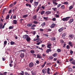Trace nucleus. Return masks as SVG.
<instances>
[{
	"mask_svg": "<svg viewBox=\"0 0 75 75\" xmlns=\"http://www.w3.org/2000/svg\"><path fill=\"white\" fill-rule=\"evenodd\" d=\"M69 18H70V17H68L66 18H62V20L63 21H68V20H69Z\"/></svg>",
	"mask_w": 75,
	"mask_h": 75,
	"instance_id": "nucleus-1",
	"label": "nucleus"
},
{
	"mask_svg": "<svg viewBox=\"0 0 75 75\" xmlns=\"http://www.w3.org/2000/svg\"><path fill=\"white\" fill-rule=\"evenodd\" d=\"M55 25H56V24L54 23H53L51 25L50 27L51 28H54V27L55 26Z\"/></svg>",
	"mask_w": 75,
	"mask_h": 75,
	"instance_id": "nucleus-2",
	"label": "nucleus"
},
{
	"mask_svg": "<svg viewBox=\"0 0 75 75\" xmlns=\"http://www.w3.org/2000/svg\"><path fill=\"white\" fill-rule=\"evenodd\" d=\"M38 2H34V7H37L38 4Z\"/></svg>",
	"mask_w": 75,
	"mask_h": 75,
	"instance_id": "nucleus-3",
	"label": "nucleus"
},
{
	"mask_svg": "<svg viewBox=\"0 0 75 75\" xmlns=\"http://www.w3.org/2000/svg\"><path fill=\"white\" fill-rule=\"evenodd\" d=\"M34 65V64L33 62H31L29 64V67L30 68L32 67H33Z\"/></svg>",
	"mask_w": 75,
	"mask_h": 75,
	"instance_id": "nucleus-4",
	"label": "nucleus"
},
{
	"mask_svg": "<svg viewBox=\"0 0 75 75\" xmlns=\"http://www.w3.org/2000/svg\"><path fill=\"white\" fill-rule=\"evenodd\" d=\"M26 40L27 42H28V41H30V40H31V38H30V37H29V36H28L27 37V38L26 39Z\"/></svg>",
	"mask_w": 75,
	"mask_h": 75,
	"instance_id": "nucleus-5",
	"label": "nucleus"
},
{
	"mask_svg": "<svg viewBox=\"0 0 75 75\" xmlns=\"http://www.w3.org/2000/svg\"><path fill=\"white\" fill-rule=\"evenodd\" d=\"M28 36V35H23V38H24L25 39L27 38V37Z\"/></svg>",
	"mask_w": 75,
	"mask_h": 75,
	"instance_id": "nucleus-6",
	"label": "nucleus"
},
{
	"mask_svg": "<svg viewBox=\"0 0 75 75\" xmlns=\"http://www.w3.org/2000/svg\"><path fill=\"white\" fill-rule=\"evenodd\" d=\"M63 30L64 28H61L58 30V31L59 33H61V32H62V31H63Z\"/></svg>",
	"mask_w": 75,
	"mask_h": 75,
	"instance_id": "nucleus-7",
	"label": "nucleus"
},
{
	"mask_svg": "<svg viewBox=\"0 0 75 75\" xmlns=\"http://www.w3.org/2000/svg\"><path fill=\"white\" fill-rule=\"evenodd\" d=\"M74 35L72 34H70L69 35V37L71 38H74Z\"/></svg>",
	"mask_w": 75,
	"mask_h": 75,
	"instance_id": "nucleus-8",
	"label": "nucleus"
},
{
	"mask_svg": "<svg viewBox=\"0 0 75 75\" xmlns=\"http://www.w3.org/2000/svg\"><path fill=\"white\" fill-rule=\"evenodd\" d=\"M42 72L43 74H46L47 73V71H45L44 69H43L42 70Z\"/></svg>",
	"mask_w": 75,
	"mask_h": 75,
	"instance_id": "nucleus-9",
	"label": "nucleus"
},
{
	"mask_svg": "<svg viewBox=\"0 0 75 75\" xmlns=\"http://www.w3.org/2000/svg\"><path fill=\"white\" fill-rule=\"evenodd\" d=\"M74 21V19H72L70 20V21H69V24H71V23H72Z\"/></svg>",
	"mask_w": 75,
	"mask_h": 75,
	"instance_id": "nucleus-10",
	"label": "nucleus"
},
{
	"mask_svg": "<svg viewBox=\"0 0 75 75\" xmlns=\"http://www.w3.org/2000/svg\"><path fill=\"white\" fill-rule=\"evenodd\" d=\"M51 50H50V49H48L46 51V52L47 53H48V54L49 53V52H51Z\"/></svg>",
	"mask_w": 75,
	"mask_h": 75,
	"instance_id": "nucleus-11",
	"label": "nucleus"
},
{
	"mask_svg": "<svg viewBox=\"0 0 75 75\" xmlns=\"http://www.w3.org/2000/svg\"><path fill=\"white\" fill-rule=\"evenodd\" d=\"M66 35H67V33H63L62 35V37H65V36Z\"/></svg>",
	"mask_w": 75,
	"mask_h": 75,
	"instance_id": "nucleus-12",
	"label": "nucleus"
},
{
	"mask_svg": "<svg viewBox=\"0 0 75 75\" xmlns=\"http://www.w3.org/2000/svg\"><path fill=\"white\" fill-rule=\"evenodd\" d=\"M20 57H21V58H23V57H24V54L23 53H21L20 54Z\"/></svg>",
	"mask_w": 75,
	"mask_h": 75,
	"instance_id": "nucleus-13",
	"label": "nucleus"
},
{
	"mask_svg": "<svg viewBox=\"0 0 75 75\" xmlns=\"http://www.w3.org/2000/svg\"><path fill=\"white\" fill-rule=\"evenodd\" d=\"M50 68H48L47 69V73L48 74H50Z\"/></svg>",
	"mask_w": 75,
	"mask_h": 75,
	"instance_id": "nucleus-14",
	"label": "nucleus"
},
{
	"mask_svg": "<svg viewBox=\"0 0 75 75\" xmlns=\"http://www.w3.org/2000/svg\"><path fill=\"white\" fill-rule=\"evenodd\" d=\"M37 57L38 58H42V57H41V56L39 54H38L37 55Z\"/></svg>",
	"mask_w": 75,
	"mask_h": 75,
	"instance_id": "nucleus-15",
	"label": "nucleus"
},
{
	"mask_svg": "<svg viewBox=\"0 0 75 75\" xmlns=\"http://www.w3.org/2000/svg\"><path fill=\"white\" fill-rule=\"evenodd\" d=\"M51 12L50 11H48L46 12V14H51Z\"/></svg>",
	"mask_w": 75,
	"mask_h": 75,
	"instance_id": "nucleus-16",
	"label": "nucleus"
},
{
	"mask_svg": "<svg viewBox=\"0 0 75 75\" xmlns=\"http://www.w3.org/2000/svg\"><path fill=\"white\" fill-rule=\"evenodd\" d=\"M13 23L14 24H17V20H13Z\"/></svg>",
	"mask_w": 75,
	"mask_h": 75,
	"instance_id": "nucleus-17",
	"label": "nucleus"
},
{
	"mask_svg": "<svg viewBox=\"0 0 75 75\" xmlns=\"http://www.w3.org/2000/svg\"><path fill=\"white\" fill-rule=\"evenodd\" d=\"M26 6H28V7H31V5L28 4H26Z\"/></svg>",
	"mask_w": 75,
	"mask_h": 75,
	"instance_id": "nucleus-18",
	"label": "nucleus"
},
{
	"mask_svg": "<svg viewBox=\"0 0 75 75\" xmlns=\"http://www.w3.org/2000/svg\"><path fill=\"white\" fill-rule=\"evenodd\" d=\"M32 25V23H30V24H28L27 25V27H31Z\"/></svg>",
	"mask_w": 75,
	"mask_h": 75,
	"instance_id": "nucleus-19",
	"label": "nucleus"
},
{
	"mask_svg": "<svg viewBox=\"0 0 75 75\" xmlns=\"http://www.w3.org/2000/svg\"><path fill=\"white\" fill-rule=\"evenodd\" d=\"M7 42L5 40L4 42V46L5 47L6 46V45H7Z\"/></svg>",
	"mask_w": 75,
	"mask_h": 75,
	"instance_id": "nucleus-20",
	"label": "nucleus"
},
{
	"mask_svg": "<svg viewBox=\"0 0 75 75\" xmlns=\"http://www.w3.org/2000/svg\"><path fill=\"white\" fill-rule=\"evenodd\" d=\"M45 23L43 22L42 23L41 25L42 27H44V26H45Z\"/></svg>",
	"mask_w": 75,
	"mask_h": 75,
	"instance_id": "nucleus-21",
	"label": "nucleus"
},
{
	"mask_svg": "<svg viewBox=\"0 0 75 75\" xmlns=\"http://www.w3.org/2000/svg\"><path fill=\"white\" fill-rule=\"evenodd\" d=\"M10 44H11V45H14V44H15V42L13 41H11L10 42Z\"/></svg>",
	"mask_w": 75,
	"mask_h": 75,
	"instance_id": "nucleus-22",
	"label": "nucleus"
},
{
	"mask_svg": "<svg viewBox=\"0 0 75 75\" xmlns=\"http://www.w3.org/2000/svg\"><path fill=\"white\" fill-rule=\"evenodd\" d=\"M71 47H70V46H69V45H67L66 47V48L67 49V50H69V48H70Z\"/></svg>",
	"mask_w": 75,
	"mask_h": 75,
	"instance_id": "nucleus-23",
	"label": "nucleus"
},
{
	"mask_svg": "<svg viewBox=\"0 0 75 75\" xmlns=\"http://www.w3.org/2000/svg\"><path fill=\"white\" fill-rule=\"evenodd\" d=\"M68 71L69 72H71V71H72V68H69L68 69Z\"/></svg>",
	"mask_w": 75,
	"mask_h": 75,
	"instance_id": "nucleus-24",
	"label": "nucleus"
},
{
	"mask_svg": "<svg viewBox=\"0 0 75 75\" xmlns=\"http://www.w3.org/2000/svg\"><path fill=\"white\" fill-rule=\"evenodd\" d=\"M44 13H45V11H42L40 13V14L41 15H43Z\"/></svg>",
	"mask_w": 75,
	"mask_h": 75,
	"instance_id": "nucleus-25",
	"label": "nucleus"
},
{
	"mask_svg": "<svg viewBox=\"0 0 75 75\" xmlns=\"http://www.w3.org/2000/svg\"><path fill=\"white\" fill-rule=\"evenodd\" d=\"M37 18V15H35L34 16H33V18L34 19V20H35V18Z\"/></svg>",
	"mask_w": 75,
	"mask_h": 75,
	"instance_id": "nucleus-26",
	"label": "nucleus"
},
{
	"mask_svg": "<svg viewBox=\"0 0 75 75\" xmlns=\"http://www.w3.org/2000/svg\"><path fill=\"white\" fill-rule=\"evenodd\" d=\"M33 23L34 24H38V22L34 21Z\"/></svg>",
	"mask_w": 75,
	"mask_h": 75,
	"instance_id": "nucleus-27",
	"label": "nucleus"
},
{
	"mask_svg": "<svg viewBox=\"0 0 75 75\" xmlns=\"http://www.w3.org/2000/svg\"><path fill=\"white\" fill-rule=\"evenodd\" d=\"M75 60H74L72 61L71 62V64H73V65H75Z\"/></svg>",
	"mask_w": 75,
	"mask_h": 75,
	"instance_id": "nucleus-28",
	"label": "nucleus"
},
{
	"mask_svg": "<svg viewBox=\"0 0 75 75\" xmlns=\"http://www.w3.org/2000/svg\"><path fill=\"white\" fill-rule=\"evenodd\" d=\"M55 40H56L55 38L54 37V38H52L51 40V41H55Z\"/></svg>",
	"mask_w": 75,
	"mask_h": 75,
	"instance_id": "nucleus-29",
	"label": "nucleus"
},
{
	"mask_svg": "<svg viewBox=\"0 0 75 75\" xmlns=\"http://www.w3.org/2000/svg\"><path fill=\"white\" fill-rule=\"evenodd\" d=\"M52 56H53V57H57V54H56V53H54V54H52Z\"/></svg>",
	"mask_w": 75,
	"mask_h": 75,
	"instance_id": "nucleus-30",
	"label": "nucleus"
},
{
	"mask_svg": "<svg viewBox=\"0 0 75 75\" xmlns=\"http://www.w3.org/2000/svg\"><path fill=\"white\" fill-rule=\"evenodd\" d=\"M61 8L62 9H64L65 8V6L64 5H62L61 6Z\"/></svg>",
	"mask_w": 75,
	"mask_h": 75,
	"instance_id": "nucleus-31",
	"label": "nucleus"
},
{
	"mask_svg": "<svg viewBox=\"0 0 75 75\" xmlns=\"http://www.w3.org/2000/svg\"><path fill=\"white\" fill-rule=\"evenodd\" d=\"M36 40H39V38H37L36 39L34 38L33 39V41H35Z\"/></svg>",
	"mask_w": 75,
	"mask_h": 75,
	"instance_id": "nucleus-32",
	"label": "nucleus"
},
{
	"mask_svg": "<svg viewBox=\"0 0 75 75\" xmlns=\"http://www.w3.org/2000/svg\"><path fill=\"white\" fill-rule=\"evenodd\" d=\"M28 16V15H25L23 16V18H25L27 17Z\"/></svg>",
	"mask_w": 75,
	"mask_h": 75,
	"instance_id": "nucleus-33",
	"label": "nucleus"
},
{
	"mask_svg": "<svg viewBox=\"0 0 75 75\" xmlns=\"http://www.w3.org/2000/svg\"><path fill=\"white\" fill-rule=\"evenodd\" d=\"M73 8V6H70L69 7V10H71V9H72V8Z\"/></svg>",
	"mask_w": 75,
	"mask_h": 75,
	"instance_id": "nucleus-34",
	"label": "nucleus"
},
{
	"mask_svg": "<svg viewBox=\"0 0 75 75\" xmlns=\"http://www.w3.org/2000/svg\"><path fill=\"white\" fill-rule=\"evenodd\" d=\"M13 26H10L9 27V30H10L11 29H13Z\"/></svg>",
	"mask_w": 75,
	"mask_h": 75,
	"instance_id": "nucleus-35",
	"label": "nucleus"
},
{
	"mask_svg": "<svg viewBox=\"0 0 75 75\" xmlns=\"http://www.w3.org/2000/svg\"><path fill=\"white\" fill-rule=\"evenodd\" d=\"M61 6V4H59L57 5V8H59V7Z\"/></svg>",
	"mask_w": 75,
	"mask_h": 75,
	"instance_id": "nucleus-36",
	"label": "nucleus"
},
{
	"mask_svg": "<svg viewBox=\"0 0 75 75\" xmlns=\"http://www.w3.org/2000/svg\"><path fill=\"white\" fill-rule=\"evenodd\" d=\"M64 4H66V5H67L68 4V2H64Z\"/></svg>",
	"mask_w": 75,
	"mask_h": 75,
	"instance_id": "nucleus-37",
	"label": "nucleus"
},
{
	"mask_svg": "<svg viewBox=\"0 0 75 75\" xmlns=\"http://www.w3.org/2000/svg\"><path fill=\"white\" fill-rule=\"evenodd\" d=\"M9 15L7 16L6 18V19H8V18L10 17Z\"/></svg>",
	"mask_w": 75,
	"mask_h": 75,
	"instance_id": "nucleus-38",
	"label": "nucleus"
},
{
	"mask_svg": "<svg viewBox=\"0 0 75 75\" xmlns=\"http://www.w3.org/2000/svg\"><path fill=\"white\" fill-rule=\"evenodd\" d=\"M14 6V4H12L10 5V6L13 7V6Z\"/></svg>",
	"mask_w": 75,
	"mask_h": 75,
	"instance_id": "nucleus-39",
	"label": "nucleus"
},
{
	"mask_svg": "<svg viewBox=\"0 0 75 75\" xmlns=\"http://www.w3.org/2000/svg\"><path fill=\"white\" fill-rule=\"evenodd\" d=\"M52 10H53L54 11H56V10H57V8H52Z\"/></svg>",
	"mask_w": 75,
	"mask_h": 75,
	"instance_id": "nucleus-40",
	"label": "nucleus"
},
{
	"mask_svg": "<svg viewBox=\"0 0 75 75\" xmlns=\"http://www.w3.org/2000/svg\"><path fill=\"white\" fill-rule=\"evenodd\" d=\"M2 26H3V24H2V23H1L0 24V29H1V28Z\"/></svg>",
	"mask_w": 75,
	"mask_h": 75,
	"instance_id": "nucleus-41",
	"label": "nucleus"
},
{
	"mask_svg": "<svg viewBox=\"0 0 75 75\" xmlns=\"http://www.w3.org/2000/svg\"><path fill=\"white\" fill-rule=\"evenodd\" d=\"M74 52L72 51V50H70V54H72Z\"/></svg>",
	"mask_w": 75,
	"mask_h": 75,
	"instance_id": "nucleus-42",
	"label": "nucleus"
},
{
	"mask_svg": "<svg viewBox=\"0 0 75 75\" xmlns=\"http://www.w3.org/2000/svg\"><path fill=\"white\" fill-rule=\"evenodd\" d=\"M49 58L50 59H53V57H52V56H50Z\"/></svg>",
	"mask_w": 75,
	"mask_h": 75,
	"instance_id": "nucleus-43",
	"label": "nucleus"
},
{
	"mask_svg": "<svg viewBox=\"0 0 75 75\" xmlns=\"http://www.w3.org/2000/svg\"><path fill=\"white\" fill-rule=\"evenodd\" d=\"M73 58H71V59H70L69 60L70 62H71V61H73Z\"/></svg>",
	"mask_w": 75,
	"mask_h": 75,
	"instance_id": "nucleus-44",
	"label": "nucleus"
},
{
	"mask_svg": "<svg viewBox=\"0 0 75 75\" xmlns=\"http://www.w3.org/2000/svg\"><path fill=\"white\" fill-rule=\"evenodd\" d=\"M53 21H55L56 20V18H54L52 19Z\"/></svg>",
	"mask_w": 75,
	"mask_h": 75,
	"instance_id": "nucleus-45",
	"label": "nucleus"
},
{
	"mask_svg": "<svg viewBox=\"0 0 75 75\" xmlns=\"http://www.w3.org/2000/svg\"><path fill=\"white\" fill-rule=\"evenodd\" d=\"M40 31H44V29H39Z\"/></svg>",
	"mask_w": 75,
	"mask_h": 75,
	"instance_id": "nucleus-46",
	"label": "nucleus"
},
{
	"mask_svg": "<svg viewBox=\"0 0 75 75\" xmlns=\"http://www.w3.org/2000/svg\"><path fill=\"white\" fill-rule=\"evenodd\" d=\"M60 42L61 43H64V41L62 40H60Z\"/></svg>",
	"mask_w": 75,
	"mask_h": 75,
	"instance_id": "nucleus-47",
	"label": "nucleus"
},
{
	"mask_svg": "<svg viewBox=\"0 0 75 75\" xmlns=\"http://www.w3.org/2000/svg\"><path fill=\"white\" fill-rule=\"evenodd\" d=\"M57 51L58 52H61V50H60V49H58L57 50Z\"/></svg>",
	"mask_w": 75,
	"mask_h": 75,
	"instance_id": "nucleus-48",
	"label": "nucleus"
},
{
	"mask_svg": "<svg viewBox=\"0 0 75 75\" xmlns=\"http://www.w3.org/2000/svg\"><path fill=\"white\" fill-rule=\"evenodd\" d=\"M43 18L45 19V20H48V18L47 17H44Z\"/></svg>",
	"mask_w": 75,
	"mask_h": 75,
	"instance_id": "nucleus-49",
	"label": "nucleus"
},
{
	"mask_svg": "<svg viewBox=\"0 0 75 75\" xmlns=\"http://www.w3.org/2000/svg\"><path fill=\"white\" fill-rule=\"evenodd\" d=\"M16 15H14L13 16V18L14 19H16Z\"/></svg>",
	"mask_w": 75,
	"mask_h": 75,
	"instance_id": "nucleus-50",
	"label": "nucleus"
},
{
	"mask_svg": "<svg viewBox=\"0 0 75 75\" xmlns=\"http://www.w3.org/2000/svg\"><path fill=\"white\" fill-rule=\"evenodd\" d=\"M36 26V25L35 24H33L32 25L31 27H35Z\"/></svg>",
	"mask_w": 75,
	"mask_h": 75,
	"instance_id": "nucleus-51",
	"label": "nucleus"
},
{
	"mask_svg": "<svg viewBox=\"0 0 75 75\" xmlns=\"http://www.w3.org/2000/svg\"><path fill=\"white\" fill-rule=\"evenodd\" d=\"M53 3L55 5H57V4H58V3L55 2H54Z\"/></svg>",
	"mask_w": 75,
	"mask_h": 75,
	"instance_id": "nucleus-52",
	"label": "nucleus"
},
{
	"mask_svg": "<svg viewBox=\"0 0 75 75\" xmlns=\"http://www.w3.org/2000/svg\"><path fill=\"white\" fill-rule=\"evenodd\" d=\"M58 74V73L57 72H56L54 74V75H57Z\"/></svg>",
	"mask_w": 75,
	"mask_h": 75,
	"instance_id": "nucleus-53",
	"label": "nucleus"
},
{
	"mask_svg": "<svg viewBox=\"0 0 75 75\" xmlns=\"http://www.w3.org/2000/svg\"><path fill=\"white\" fill-rule=\"evenodd\" d=\"M36 64H39V61L38 60H37L36 61Z\"/></svg>",
	"mask_w": 75,
	"mask_h": 75,
	"instance_id": "nucleus-54",
	"label": "nucleus"
},
{
	"mask_svg": "<svg viewBox=\"0 0 75 75\" xmlns=\"http://www.w3.org/2000/svg\"><path fill=\"white\" fill-rule=\"evenodd\" d=\"M40 43H41V42H39L37 43H36V44H37V45H39L40 44Z\"/></svg>",
	"mask_w": 75,
	"mask_h": 75,
	"instance_id": "nucleus-55",
	"label": "nucleus"
},
{
	"mask_svg": "<svg viewBox=\"0 0 75 75\" xmlns=\"http://www.w3.org/2000/svg\"><path fill=\"white\" fill-rule=\"evenodd\" d=\"M25 75H30L29 74H28V73H27V72H25Z\"/></svg>",
	"mask_w": 75,
	"mask_h": 75,
	"instance_id": "nucleus-56",
	"label": "nucleus"
},
{
	"mask_svg": "<svg viewBox=\"0 0 75 75\" xmlns=\"http://www.w3.org/2000/svg\"><path fill=\"white\" fill-rule=\"evenodd\" d=\"M19 75H24V73H20L19 74Z\"/></svg>",
	"mask_w": 75,
	"mask_h": 75,
	"instance_id": "nucleus-57",
	"label": "nucleus"
},
{
	"mask_svg": "<svg viewBox=\"0 0 75 75\" xmlns=\"http://www.w3.org/2000/svg\"><path fill=\"white\" fill-rule=\"evenodd\" d=\"M30 52H31V53H34V51L33 50H31Z\"/></svg>",
	"mask_w": 75,
	"mask_h": 75,
	"instance_id": "nucleus-58",
	"label": "nucleus"
},
{
	"mask_svg": "<svg viewBox=\"0 0 75 75\" xmlns=\"http://www.w3.org/2000/svg\"><path fill=\"white\" fill-rule=\"evenodd\" d=\"M13 66V64H9V66L10 67H11L12 66Z\"/></svg>",
	"mask_w": 75,
	"mask_h": 75,
	"instance_id": "nucleus-59",
	"label": "nucleus"
},
{
	"mask_svg": "<svg viewBox=\"0 0 75 75\" xmlns=\"http://www.w3.org/2000/svg\"><path fill=\"white\" fill-rule=\"evenodd\" d=\"M30 3H32V2H33V0H30Z\"/></svg>",
	"mask_w": 75,
	"mask_h": 75,
	"instance_id": "nucleus-60",
	"label": "nucleus"
},
{
	"mask_svg": "<svg viewBox=\"0 0 75 75\" xmlns=\"http://www.w3.org/2000/svg\"><path fill=\"white\" fill-rule=\"evenodd\" d=\"M11 13V10H10L8 12V13H9V14H10V13Z\"/></svg>",
	"mask_w": 75,
	"mask_h": 75,
	"instance_id": "nucleus-61",
	"label": "nucleus"
},
{
	"mask_svg": "<svg viewBox=\"0 0 75 75\" xmlns=\"http://www.w3.org/2000/svg\"><path fill=\"white\" fill-rule=\"evenodd\" d=\"M32 74L33 75H36V74L34 72H33L32 73Z\"/></svg>",
	"mask_w": 75,
	"mask_h": 75,
	"instance_id": "nucleus-62",
	"label": "nucleus"
},
{
	"mask_svg": "<svg viewBox=\"0 0 75 75\" xmlns=\"http://www.w3.org/2000/svg\"><path fill=\"white\" fill-rule=\"evenodd\" d=\"M52 30L49 28L48 29V31H51Z\"/></svg>",
	"mask_w": 75,
	"mask_h": 75,
	"instance_id": "nucleus-63",
	"label": "nucleus"
},
{
	"mask_svg": "<svg viewBox=\"0 0 75 75\" xmlns=\"http://www.w3.org/2000/svg\"><path fill=\"white\" fill-rule=\"evenodd\" d=\"M23 20V19H20V21L21 23H22V21Z\"/></svg>",
	"mask_w": 75,
	"mask_h": 75,
	"instance_id": "nucleus-64",
	"label": "nucleus"
}]
</instances>
